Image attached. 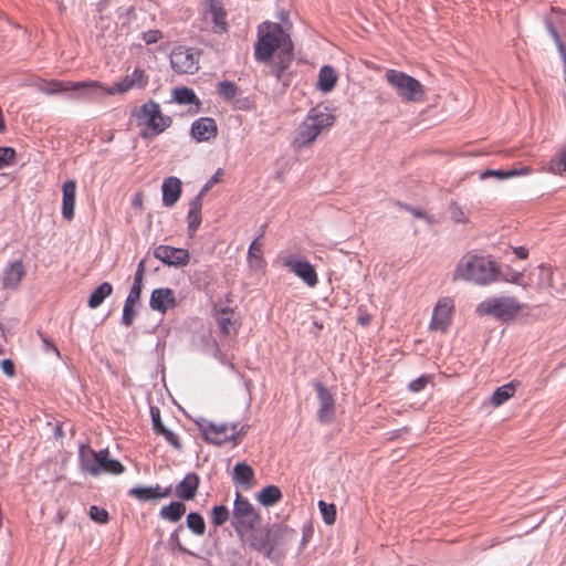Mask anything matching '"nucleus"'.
Instances as JSON below:
<instances>
[{"label":"nucleus","mask_w":566,"mask_h":566,"mask_svg":"<svg viewBox=\"0 0 566 566\" xmlns=\"http://www.w3.org/2000/svg\"><path fill=\"white\" fill-rule=\"evenodd\" d=\"M280 50V67L284 71L291 60L293 44L290 35L277 23H266L265 30L260 29L258 41L254 44L255 60L262 63H269L275 50Z\"/></svg>","instance_id":"1"},{"label":"nucleus","mask_w":566,"mask_h":566,"mask_svg":"<svg viewBox=\"0 0 566 566\" xmlns=\"http://www.w3.org/2000/svg\"><path fill=\"white\" fill-rule=\"evenodd\" d=\"M149 77L140 67H135L130 74L125 75L113 86H105L97 81L76 82L74 90L82 91L92 96L125 94L132 90H144L148 85Z\"/></svg>","instance_id":"2"},{"label":"nucleus","mask_w":566,"mask_h":566,"mask_svg":"<svg viewBox=\"0 0 566 566\" xmlns=\"http://www.w3.org/2000/svg\"><path fill=\"white\" fill-rule=\"evenodd\" d=\"M499 271L493 261L483 255L465 254L457 264L454 280L486 285L496 280Z\"/></svg>","instance_id":"3"},{"label":"nucleus","mask_w":566,"mask_h":566,"mask_svg":"<svg viewBox=\"0 0 566 566\" xmlns=\"http://www.w3.org/2000/svg\"><path fill=\"white\" fill-rule=\"evenodd\" d=\"M334 116L327 107L316 106L308 111L304 120L298 125L294 138L295 147H304L313 143L316 137L334 124Z\"/></svg>","instance_id":"4"},{"label":"nucleus","mask_w":566,"mask_h":566,"mask_svg":"<svg viewBox=\"0 0 566 566\" xmlns=\"http://www.w3.org/2000/svg\"><path fill=\"white\" fill-rule=\"evenodd\" d=\"M78 458L82 471L93 476L101 473L119 474L124 471V465L119 461L109 458L107 449L96 452L90 447L81 446Z\"/></svg>","instance_id":"5"},{"label":"nucleus","mask_w":566,"mask_h":566,"mask_svg":"<svg viewBox=\"0 0 566 566\" xmlns=\"http://www.w3.org/2000/svg\"><path fill=\"white\" fill-rule=\"evenodd\" d=\"M385 78L402 102L418 103L422 101L424 90L415 77L397 70H388Z\"/></svg>","instance_id":"6"},{"label":"nucleus","mask_w":566,"mask_h":566,"mask_svg":"<svg viewBox=\"0 0 566 566\" xmlns=\"http://www.w3.org/2000/svg\"><path fill=\"white\" fill-rule=\"evenodd\" d=\"M280 535L281 531L276 525L263 528L254 526L253 530H250L249 533H247L244 538L240 539L252 549L270 558L279 545Z\"/></svg>","instance_id":"7"},{"label":"nucleus","mask_w":566,"mask_h":566,"mask_svg":"<svg viewBox=\"0 0 566 566\" xmlns=\"http://www.w3.org/2000/svg\"><path fill=\"white\" fill-rule=\"evenodd\" d=\"M231 524L240 538L260 524V515L248 499L237 493Z\"/></svg>","instance_id":"8"},{"label":"nucleus","mask_w":566,"mask_h":566,"mask_svg":"<svg viewBox=\"0 0 566 566\" xmlns=\"http://www.w3.org/2000/svg\"><path fill=\"white\" fill-rule=\"evenodd\" d=\"M521 310L522 305L512 296L491 297L476 307L480 315H490L502 321L513 318Z\"/></svg>","instance_id":"9"},{"label":"nucleus","mask_w":566,"mask_h":566,"mask_svg":"<svg viewBox=\"0 0 566 566\" xmlns=\"http://www.w3.org/2000/svg\"><path fill=\"white\" fill-rule=\"evenodd\" d=\"M198 426L205 440L217 446L229 441H237L241 434L237 423H214L203 420Z\"/></svg>","instance_id":"10"},{"label":"nucleus","mask_w":566,"mask_h":566,"mask_svg":"<svg viewBox=\"0 0 566 566\" xmlns=\"http://www.w3.org/2000/svg\"><path fill=\"white\" fill-rule=\"evenodd\" d=\"M136 116L151 130L153 135H159L171 124L170 117L164 116L159 104L154 101L145 103Z\"/></svg>","instance_id":"11"},{"label":"nucleus","mask_w":566,"mask_h":566,"mask_svg":"<svg viewBox=\"0 0 566 566\" xmlns=\"http://www.w3.org/2000/svg\"><path fill=\"white\" fill-rule=\"evenodd\" d=\"M170 65L176 73L193 74L199 69V61L191 49L180 45L171 51Z\"/></svg>","instance_id":"12"},{"label":"nucleus","mask_w":566,"mask_h":566,"mask_svg":"<svg viewBox=\"0 0 566 566\" xmlns=\"http://www.w3.org/2000/svg\"><path fill=\"white\" fill-rule=\"evenodd\" d=\"M283 265L307 286L314 287L317 284V273L310 262L300 260L295 255H290L283 260Z\"/></svg>","instance_id":"13"},{"label":"nucleus","mask_w":566,"mask_h":566,"mask_svg":"<svg viewBox=\"0 0 566 566\" xmlns=\"http://www.w3.org/2000/svg\"><path fill=\"white\" fill-rule=\"evenodd\" d=\"M453 307L454 303L452 298H440L433 308L430 329L444 333L450 325Z\"/></svg>","instance_id":"14"},{"label":"nucleus","mask_w":566,"mask_h":566,"mask_svg":"<svg viewBox=\"0 0 566 566\" xmlns=\"http://www.w3.org/2000/svg\"><path fill=\"white\" fill-rule=\"evenodd\" d=\"M154 256L168 266H185L189 263V252L186 249L170 245H158L154 250Z\"/></svg>","instance_id":"15"},{"label":"nucleus","mask_w":566,"mask_h":566,"mask_svg":"<svg viewBox=\"0 0 566 566\" xmlns=\"http://www.w3.org/2000/svg\"><path fill=\"white\" fill-rule=\"evenodd\" d=\"M315 389L317 392L319 409H318V420L321 422L327 423L329 422L335 412V400L332 392L321 382H316Z\"/></svg>","instance_id":"16"},{"label":"nucleus","mask_w":566,"mask_h":566,"mask_svg":"<svg viewBox=\"0 0 566 566\" xmlns=\"http://www.w3.org/2000/svg\"><path fill=\"white\" fill-rule=\"evenodd\" d=\"M177 304L175 292L168 287L155 289L150 294L149 306L151 310L166 313Z\"/></svg>","instance_id":"17"},{"label":"nucleus","mask_w":566,"mask_h":566,"mask_svg":"<svg viewBox=\"0 0 566 566\" xmlns=\"http://www.w3.org/2000/svg\"><path fill=\"white\" fill-rule=\"evenodd\" d=\"M205 15L212 21V30L214 33L221 34L228 31L226 12L218 1L207 0Z\"/></svg>","instance_id":"18"},{"label":"nucleus","mask_w":566,"mask_h":566,"mask_svg":"<svg viewBox=\"0 0 566 566\" xmlns=\"http://www.w3.org/2000/svg\"><path fill=\"white\" fill-rule=\"evenodd\" d=\"M191 136L197 142H207L217 136V125L210 117H201L191 125Z\"/></svg>","instance_id":"19"},{"label":"nucleus","mask_w":566,"mask_h":566,"mask_svg":"<svg viewBox=\"0 0 566 566\" xmlns=\"http://www.w3.org/2000/svg\"><path fill=\"white\" fill-rule=\"evenodd\" d=\"M208 191V185H205L200 192L193 198L189 205V211L187 216L188 220V232L189 235H195L197 229L201 223V207H202V197L205 192Z\"/></svg>","instance_id":"20"},{"label":"nucleus","mask_w":566,"mask_h":566,"mask_svg":"<svg viewBox=\"0 0 566 566\" xmlns=\"http://www.w3.org/2000/svg\"><path fill=\"white\" fill-rule=\"evenodd\" d=\"M76 196L75 180H67L62 186V216L65 220H72L74 217Z\"/></svg>","instance_id":"21"},{"label":"nucleus","mask_w":566,"mask_h":566,"mask_svg":"<svg viewBox=\"0 0 566 566\" xmlns=\"http://www.w3.org/2000/svg\"><path fill=\"white\" fill-rule=\"evenodd\" d=\"M24 275L25 269L21 261H14L8 264L3 271V287L15 290Z\"/></svg>","instance_id":"22"},{"label":"nucleus","mask_w":566,"mask_h":566,"mask_svg":"<svg viewBox=\"0 0 566 566\" xmlns=\"http://www.w3.org/2000/svg\"><path fill=\"white\" fill-rule=\"evenodd\" d=\"M163 203L165 207H172L181 193V181L177 177H168L161 186Z\"/></svg>","instance_id":"23"},{"label":"nucleus","mask_w":566,"mask_h":566,"mask_svg":"<svg viewBox=\"0 0 566 566\" xmlns=\"http://www.w3.org/2000/svg\"><path fill=\"white\" fill-rule=\"evenodd\" d=\"M199 486V476L196 473H188L176 486V495L184 500H192Z\"/></svg>","instance_id":"24"},{"label":"nucleus","mask_w":566,"mask_h":566,"mask_svg":"<svg viewBox=\"0 0 566 566\" xmlns=\"http://www.w3.org/2000/svg\"><path fill=\"white\" fill-rule=\"evenodd\" d=\"M171 488L156 486H136L130 490V494L139 501H148L153 499H163L169 496Z\"/></svg>","instance_id":"25"},{"label":"nucleus","mask_w":566,"mask_h":566,"mask_svg":"<svg viewBox=\"0 0 566 566\" xmlns=\"http://www.w3.org/2000/svg\"><path fill=\"white\" fill-rule=\"evenodd\" d=\"M557 20H560V17L557 15L556 18L555 17H547L545 19V25H546V29L548 31V33L551 34V36L553 38L556 46H557V50L560 54V57L563 60V63H564V71L566 73V34H560L554 23L557 21Z\"/></svg>","instance_id":"26"},{"label":"nucleus","mask_w":566,"mask_h":566,"mask_svg":"<svg viewBox=\"0 0 566 566\" xmlns=\"http://www.w3.org/2000/svg\"><path fill=\"white\" fill-rule=\"evenodd\" d=\"M74 84L75 83L52 80L42 82L41 84H39L38 88L41 93L46 95H54L72 90L76 92L78 96H92L91 94H84L82 91L74 90Z\"/></svg>","instance_id":"27"},{"label":"nucleus","mask_w":566,"mask_h":566,"mask_svg":"<svg viewBox=\"0 0 566 566\" xmlns=\"http://www.w3.org/2000/svg\"><path fill=\"white\" fill-rule=\"evenodd\" d=\"M337 78L335 70L329 65H324L318 72L316 87L323 93H328L335 87Z\"/></svg>","instance_id":"28"},{"label":"nucleus","mask_w":566,"mask_h":566,"mask_svg":"<svg viewBox=\"0 0 566 566\" xmlns=\"http://www.w3.org/2000/svg\"><path fill=\"white\" fill-rule=\"evenodd\" d=\"M254 478L253 469L244 463L239 462L233 468V481L238 485L250 488Z\"/></svg>","instance_id":"29"},{"label":"nucleus","mask_w":566,"mask_h":566,"mask_svg":"<svg viewBox=\"0 0 566 566\" xmlns=\"http://www.w3.org/2000/svg\"><path fill=\"white\" fill-rule=\"evenodd\" d=\"M531 172V168L527 166H523L520 169H510V170H494L488 169L480 174V179L484 180L490 177H495L500 180L513 178L517 176L528 175Z\"/></svg>","instance_id":"30"},{"label":"nucleus","mask_w":566,"mask_h":566,"mask_svg":"<svg viewBox=\"0 0 566 566\" xmlns=\"http://www.w3.org/2000/svg\"><path fill=\"white\" fill-rule=\"evenodd\" d=\"M186 513V505L182 502H171L166 506H163L159 512V516L163 520L176 523Z\"/></svg>","instance_id":"31"},{"label":"nucleus","mask_w":566,"mask_h":566,"mask_svg":"<svg viewBox=\"0 0 566 566\" xmlns=\"http://www.w3.org/2000/svg\"><path fill=\"white\" fill-rule=\"evenodd\" d=\"M113 292V286L108 282H103L91 294L87 305L90 308H97L102 305L106 297Z\"/></svg>","instance_id":"32"},{"label":"nucleus","mask_w":566,"mask_h":566,"mask_svg":"<svg viewBox=\"0 0 566 566\" xmlns=\"http://www.w3.org/2000/svg\"><path fill=\"white\" fill-rule=\"evenodd\" d=\"M282 497L280 489L275 485H269L262 489L256 499L264 506H272Z\"/></svg>","instance_id":"33"},{"label":"nucleus","mask_w":566,"mask_h":566,"mask_svg":"<svg viewBox=\"0 0 566 566\" xmlns=\"http://www.w3.org/2000/svg\"><path fill=\"white\" fill-rule=\"evenodd\" d=\"M515 392L513 382L499 387L492 395L491 401L494 406L499 407L507 401Z\"/></svg>","instance_id":"34"},{"label":"nucleus","mask_w":566,"mask_h":566,"mask_svg":"<svg viewBox=\"0 0 566 566\" xmlns=\"http://www.w3.org/2000/svg\"><path fill=\"white\" fill-rule=\"evenodd\" d=\"M187 527L197 536H202L206 532L203 517L197 512H190L187 515Z\"/></svg>","instance_id":"35"},{"label":"nucleus","mask_w":566,"mask_h":566,"mask_svg":"<svg viewBox=\"0 0 566 566\" xmlns=\"http://www.w3.org/2000/svg\"><path fill=\"white\" fill-rule=\"evenodd\" d=\"M174 99L180 105L199 104L195 92L188 87H177L174 90Z\"/></svg>","instance_id":"36"},{"label":"nucleus","mask_w":566,"mask_h":566,"mask_svg":"<svg viewBox=\"0 0 566 566\" xmlns=\"http://www.w3.org/2000/svg\"><path fill=\"white\" fill-rule=\"evenodd\" d=\"M547 170L555 175H562L566 171V146L557 156L549 160Z\"/></svg>","instance_id":"37"},{"label":"nucleus","mask_w":566,"mask_h":566,"mask_svg":"<svg viewBox=\"0 0 566 566\" xmlns=\"http://www.w3.org/2000/svg\"><path fill=\"white\" fill-rule=\"evenodd\" d=\"M229 515L227 506L216 505L211 510V523L216 526H221L228 521Z\"/></svg>","instance_id":"38"},{"label":"nucleus","mask_w":566,"mask_h":566,"mask_svg":"<svg viewBox=\"0 0 566 566\" xmlns=\"http://www.w3.org/2000/svg\"><path fill=\"white\" fill-rule=\"evenodd\" d=\"M238 92V86L233 82L222 81L218 85V94L227 101L234 98Z\"/></svg>","instance_id":"39"},{"label":"nucleus","mask_w":566,"mask_h":566,"mask_svg":"<svg viewBox=\"0 0 566 566\" xmlns=\"http://www.w3.org/2000/svg\"><path fill=\"white\" fill-rule=\"evenodd\" d=\"M318 507L323 516L324 522L327 525L334 524L336 520V507L334 504H328L324 501L318 502Z\"/></svg>","instance_id":"40"},{"label":"nucleus","mask_w":566,"mask_h":566,"mask_svg":"<svg viewBox=\"0 0 566 566\" xmlns=\"http://www.w3.org/2000/svg\"><path fill=\"white\" fill-rule=\"evenodd\" d=\"M217 323L222 334L228 335L233 331V322L227 311H222L217 316Z\"/></svg>","instance_id":"41"},{"label":"nucleus","mask_w":566,"mask_h":566,"mask_svg":"<svg viewBox=\"0 0 566 566\" xmlns=\"http://www.w3.org/2000/svg\"><path fill=\"white\" fill-rule=\"evenodd\" d=\"M184 530V526L182 525H179L171 534H170V537H169V544L171 546L172 549H177L179 551L180 553H184V554H189V555H192L195 556V553H192L191 551H189L188 548H186L179 541V532Z\"/></svg>","instance_id":"42"},{"label":"nucleus","mask_w":566,"mask_h":566,"mask_svg":"<svg viewBox=\"0 0 566 566\" xmlns=\"http://www.w3.org/2000/svg\"><path fill=\"white\" fill-rule=\"evenodd\" d=\"M450 218L457 223H465L468 221V214L462 207L457 202H451L449 206Z\"/></svg>","instance_id":"43"},{"label":"nucleus","mask_w":566,"mask_h":566,"mask_svg":"<svg viewBox=\"0 0 566 566\" xmlns=\"http://www.w3.org/2000/svg\"><path fill=\"white\" fill-rule=\"evenodd\" d=\"M15 150L12 147H0V169L13 164Z\"/></svg>","instance_id":"44"},{"label":"nucleus","mask_w":566,"mask_h":566,"mask_svg":"<svg viewBox=\"0 0 566 566\" xmlns=\"http://www.w3.org/2000/svg\"><path fill=\"white\" fill-rule=\"evenodd\" d=\"M90 517L97 523H106L108 520V512L96 505L90 507Z\"/></svg>","instance_id":"45"},{"label":"nucleus","mask_w":566,"mask_h":566,"mask_svg":"<svg viewBox=\"0 0 566 566\" xmlns=\"http://www.w3.org/2000/svg\"><path fill=\"white\" fill-rule=\"evenodd\" d=\"M156 434L163 436L166 439V441L168 443H170L175 449H177V450L181 449V443L179 441L178 436L176 433H174L171 430H169L168 428L165 427L164 429L158 431Z\"/></svg>","instance_id":"46"},{"label":"nucleus","mask_w":566,"mask_h":566,"mask_svg":"<svg viewBox=\"0 0 566 566\" xmlns=\"http://www.w3.org/2000/svg\"><path fill=\"white\" fill-rule=\"evenodd\" d=\"M136 316V312L134 310V305L124 304L122 324L125 326H130Z\"/></svg>","instance_id":"47"},{"label":"nucleus","mask_w":566,"mask_h":566,"mask_svg":"<svg viewBox=\"0 0 566 566\" xmlns=\"http://www.w3.org/2000/svg\"><path fill=\"white\" fill-rule=\"evenodd\" d=\"M249 259L261 261V254H262V244L259 243V238H256L249 247Z\"/></svg>","instance_id":"48"},{"label":"nucleus","mask_w":566,"mask_h":566,"mask_svg":"<svg viewBox=\"0 0 566 566\" xmlns=\"http://www.w3.org/2000/svg\"><path fill=\"white\" fill-rule=\"evenodd\" d=\"M150 416H151V422H153V429L155 433L160 431L165 428L164 423L160 419V411L157 407H150Z\"/></svg>","instance_id":"49"},{"label":"nucleus","mask_w":566,"mask_h":566,"mask_svg":"<svg viewBox=\"0 0 566 566\" xmlns=\"http://www.w3.org/2000/svg\"><path fill=\"white\" fill-rule=\"evenodd\" d=\"M142 38L146 44H153L163 38V33L159 30H148L142 34Z\"/></svg>","instance_id":"50"},{"label":"nucleus","mask_w":566,"mask_h":566,"mask_svg":"<svg viewBox=\"0 0 566 566\" xmlns=\"http://www.w3.org/2000/svg\"><path fill=\"white\" fill-rule=\"evenodd\" d=\"M140 294H142V287H139L137 285L136 286L132 285L129 293L125 300V304L135 305L136 303L139 302Z\"/></svg>","instance_id":"51"},{"label":"nucleus","mask_w":566,"mask_h":566,"mask_svg":"<svg viewBox=\"0 0 566 566\" xmlns=\"http://www.w3.org/2000/svg\"><path fill=\"white\" fill-rule=\"evenodd\" d=\"M429 380L430 378L428 376H421L409 384V389L413 392H418L426 387Z\"/></svg>","instance_id":"52"},{"label":"nucleus","mask_w":566,"mask_h":566,"mask_svg":"<svg viewBox=\"0 0 566 566\" xmlns=\"http://www.w3.org/2000/svg\"><path fill=\"white\" fill-rule=\"evenodd\" d=\"M406 210H408L415 218L423 219L427 223H432V218L428 216L424 211L409 207L407 205L402 206Z\"/></svg>","instance_id":"53"},{"label":"nucleus","mask_w":566,"mask_h":566,"mask_svg":"<svg viewBox=\"0 0 566 566\" xmlns=\"http://www.w3.org/2000/svg\"><path fill=\"white\" fill-rule=\"evenodd\" d=\"M144 272H145V260H142L137 265V270H136V273L134 276V282H133L134 286L137 285L139 287H143Z\"/></svg>","instance_id":"54"},{"label":"nucleus","mask_w":566,"mask_h":566,"mask_svg":"<svg viewBox=\"0 0 566 566\" xmlns=\"http://www.w3.org/2000/svg\"><path fill=\"white\" fill-rule=\"evenodd\" d=\"M1 369L8 377H13L15 374L14 364L11 359H3L1 361Z\"/></svg>","instance_id":"55"},{"label":"nucleus","mask_w":566,"mask_h":566,"mask_svg":"<svg viewBox=\"0 0 566 566\" xmlns=\"http://www.w3.org/2000/svg\"><path fill=\"white\" fill-rule=\"evenodd\" d=\"M504 280L506 282H510V283H513V284L525 286V284L522 281L523 280V273L522 272H513L509 277H505Z\"/></svg>","instance_id":"56"},{"label":"nucleus","mask_w":566,"mask_h":566,"mask_svg":"<svg viewBox=\"0 0 566 566\" xmlns=\"http://www.w3.org/2000/svg\"><path fill=\"white\" fill-rule=\"evenodd\" d=\"M514 253L518 259H526L528 255V250L524 247L514 248Z\"/></svg>","instance_id":"57"},{"label":"nucleus","mask_w":566,"mask_h":566,"mask_svg":"<svg viewBox=\"0 0 566 566\" xmlns=\"http://www.w3.org/2000/svg\"><path fill=\"white\" fill-rule=\"evenodd\" d=\"M133 206L136 207V208H142L143 206V197L140 193L136 195L135 198L133 199Z\"/></svg>","instance_id":"58"},{"label":"nucleus","mask_w":566,"mask_h":566,"mask_svg":"<svg viewBox=\"0 0 566 566\" xmlns=\"http://www.w3.org/2000/svg\"><path fill=\"white\" fill-rule=\"evenodd\" d=\"M219 176H220V170H218V171H217V172L211 177V179L206 184V185H208V190L210 189V187H211L213 184H216V182H218V181H219Z\"/></svg>","instance_id":"59"},{"label":"nucleus","mask_w":566,"mask_h":566,"mask_svg":"<svg viewBox=\"0 0 566 566\" xmlns=\"http://www.w3.org/2000/svg\"><path fill=\"white\" fill-rule=\"evenodd\" d=\"M359 322L363 324V325H367L369 323V317H364V316H360L359 317Z\"/></svg>","instance_id":"60"},{"label":"nucleus","mask_w":566,"mask_h":566,"mask_svg":"<svg viewBox=\"0 0 566 566\" xmlns=\"http://www.w3.org/2000/svg\"><path fill=\"white\" fill-rule=\"evenodd\" d=\"M541 271L542 272H545L546 274H549V269L545 268V266H541Z\"/></svg>","instance_id":"61"},{"label":"nucleus","mask_w":566,"mask_h":566,"mask_svg":"<svg viewBox=\"0 0 566 566\" xmlns=\"http://www.w3.org/2000/svg\"><path fill=\"white\" fill-rule=\"evenodd\" d=\"M142 136H143L144 138H146V137H147V133H145V132H144V133H142Z\"/></svg>","instance_id":"62"}]
</instances>
